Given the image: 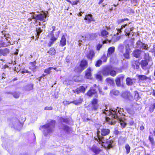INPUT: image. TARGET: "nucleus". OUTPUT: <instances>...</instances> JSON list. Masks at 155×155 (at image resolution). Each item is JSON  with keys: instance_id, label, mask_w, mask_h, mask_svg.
I'll return each mask as SVG.
<instances>
[{"instance_id": "1", "label": "nucleus", "mask_w": 155, "mask_h": 155, "mask_svg": "<svg viewBox=\"0 0 155 155\" xmlns=\"http://www.w3.org/2000/svg\"><path fill=\"white\" fill-rule=\"evenodd\" d=\"M110 133V130L109 129L103 128L101 129L100 131L97 133V136L94 137V140H96L99 144L103 143L102 140L104 137L108 135Z\"/></svg>"}, {"instance_id": "2", "label": "nucleus", "mask_w": 155, "mask_h": 155, "mask_svg": "<svg viewBox=\"0 0 155 155\" xmlns=\"http://www.w3.org/2000/svg\"><path fill=\"white\" fill-rule=\"evenodd\" d=\"M101 72L104 76L110 75L112 77H115L117 74L116 71L113 70V67L110 65L106 66L103 68Z\"/></svg>"}, {"instance_id": "3", "label": "nucleus", "mask_w": 155, "mask_h": 155, "mask_svg": "<svg viewBox=\"0 0 155 155\" xmlns=\"http://www.w3.org/2000/svg\"><path fill=\"white\" fill-rule=\"evenodd\" d=\"M126 27H127L124 30V32L125 35L129 38L130 35V32L134 29V27L131 23L129 22L128 24L127 23L122 25L120 28H119L117 29L118 32L120 33L121 32V30L123 29L124 28H125Z\"/></svg>"}, {"instance_id": "4", "label": "nucleus", "mask_w": 155, "mask_h": 155, "mask_svg": "<svg viewBox=\"0 0 155 155\" xmlns=\"http://www.w3.org/2000/svg\"><path fill=\"white\" fill-rule=\"evenodd\" d=\"M88 65L87 61L85 59H82L80 61L79 66L75 67L74 71L76 73L80 74L87 67Z\"/></svg>"}, {"instance_id": "5", "label": "nucleus", "mask_w": 155, "mask_h": 155, "mask_svg": "<svg viewBox=\"0 0 155 155\" xmlns=\"http://www.w3.org/2000/svg\"><path fill=\"white\" fill-rule=\"evenodd\" d=\"M30 14L31 15V17L28 19V21L29 22L31 21L33 19L35 20V22L38 20L43 21L45 19L47 16L45 14H40L37 15L35 14V13H30Z\"/></svg>"}, {"instance_id": "6", "label": "nucleus", "mask_w": 155, "mask_h": 155, "mask_svg": "<svg viewBox=\"0 0 155 155\" xmlns=\"http://www.w3.org/2000/svg\"><path fill=\"white\" fill-rule=\"evenodd\" d=\"M97 87L96 84H93V86L90 87L89 89L86 93L87 96L90 97H91L94 95L95 98H98V95L96 89Z\"/></svg>"}, {"instance_id": "7", "label": "nucleus", "mask_w": 155, "mask_h": 155, "mask_svg": "<svg viewBox=\"0 0 155 155\" xmlns=\"http://www.w3.org/2000/svg\"><path fill=\"white\" fill-rule=\"evenodd\" d=\"M150 58L151 57L149 56L148 53H144V59L142 60L140 63L141 66L143 69L145 70L146 69L147 66L148 65Z\"/></svg>"}, {"instance_id": "8", "label": "nucleus", "mask_w": 155, "mask_h": 155, "mask_svg": "<svg viewBox=\"0 0 155 155\" xmlns=\"http://www.w3.org/2000/svg\"><path fill=\"white\" fill-rule=\"evenodd\" d=\"M52 28L53 29V31H51L50 34L49 35L51 37L50 39V41H49V43L48 44V45L49 46H51V45L53 44L54 41H55L59 36V34L60 33L59 31H57L56 33V37H55L54 35V33L53 31H55V27L52 26Z\"/></svg>"}, {"instance_id": "9", "label": "nucleus", "mask_w": 155, "mask_h": 155, "mask_svg": "<svg viewBox=\"0 0 155 155\" xmlns=\"http://www.w3.org/2000/svg\"><path fill=\"white\" fill-rule=\"evenodd\" d=\"M98 98H94L91 101V110L92 111H97L98 109L99 105Z\"/></svg>"}, {"instance_id": "10", "label": "nucleus", "mask_w": 155, "mask_h": 155, "mask_svg": "<svg viewBox=\"0 0 155 155\" xmlns=\"http://www.w3.org/2000/svg\"><path fill=\"white\" fill-rule=\"evenodd\" d=\"M118 111H117V110H111L108 111V110H106L105 109L104 110V111L103 110V113L104 114L106 115H108L111 116L112 119H117L118 117L117 116V113Z\"/></svg>"}, {"instance_id": "11", "label": "nucleus", "mask_w": 155, "mask_h": 155, "mask_svg": "<svg viewBox=\"0 0 155 155\" xmlns=\"http://www.w3.org/2000/svg\"><path fill=\"white\" fill-rule=\"evenodd\" d=\"M114 142V140H110L107 139L105 142L101 143V145L105 149H110L113 147V144Z\"/></svg>"}, {"instance_id": "12", "label": "nucleus", "mask_w": 155, "mask_h": 155, "mask_svg": "<svg viewBox=\"0 0 155 155\" xmlns=\"http://www.w3.org/2000/svg\"><path fill=\"white\" fill-rule=\"evenodd\" d=\"M87 87V86H81L75 90H73V91L74 93H75L78 94L80 93L83 94L85 92Z\"/></svg>"}, {"instance_id": "13", "label": "nucleus", "mask_w": 155, "mask_h": 155, "mask_svg": "<svg viewBox=\"0 0 155 155\" xmlns=\"http://www.w3.org/2000/svg\"><path fill=\"white\" fill-rule=\"evenodd\" d=\"M132 43L131 41H126L124 42L123 44H120L119 47L120 48H132Z\"/></svg>"}, {"instance_id": "14", "label": "nucleus", "mask_w": 155, "mask_h": 155, "mask_svg": "<svg viewBox=\"0 0 155 155\" xmlns=\"http://www.w3.org/2000/svg\"><path fill=\"white\" fill-rule=\"evenodd\" d=\"M121 96L124 98L128 100H133V96L130 91H125L123 93Z\"/></svg>"}, {"instance_id": "15", "label": "nucleus", "mask_w": 155, "mask_h": 155, "mask_svg": "<svg viewBox=\"0 0 155 155\" xmlns=\"http://www.w3.org/2000/svg\"><path fill=\"white\" fill-rule=\"evenodd\" d=\"M92 70L90 67L88 68L85 71L84 78H85L92 80V75L91 72Z\"/></svg>"}, {"instance_id": "16", "label": "nucleus", "mask_w": 155, "mask_h": 155, "mask_svg": "<svg viewBox=\"0 0 155 155\" xmlns=\"http://www.w3.org/2000/svg\"><path fill=\"white\" fill-rule=\"evenodd\" d=\"M124 78V75L123 74H120L118 75L116 78L115 81L116 84L117 86H121V81H122Z\"/></svg>"}, {"instance_id": "17", "label": "nucleus", "mask_w": 155, "mask_h": 155, "mask_svg": "<svg viewBox=\"0 0 155 155\" xmlns=\"http://www.w3.org/2000/svg\"><path fill=\"white\" fill-rule=\"evenodd\" d=\"M90 150L95 155H97L102 151V150L95 145H93L92 147L90 148Z\"/></svg>"}, {"instance_id": "18", "label": "nucleus", "mask_w": 155, "mask_h": 155, "mask_svg": "<svg viewBox=\"0 0 155 155\" xmlns=\"http://www.w3.org/2000/svg\"><path fill=\"white\" fill-rule=\"evenodd\" d=\"M148 46L147 44H145L141 42L140 40L137 41L136 44L135 48H148Z\"/></svg>"}, {"instance_id": "19", "label": "nucleus", "mask_w": 155, "mask_h": 155, "mask_svg": "<svg viewBox=\"0 0 155 155\" xmlns=\"http://www.w3.org/2000/svg\"><path fill=\"white\" fill-rule=\"evenodd\" d=\"M144 52L139 49L134 50L133 52V54L134 57L137 58H139L142 53H144Z\"/></svg>"}, {"instance_id": "20", "label": "nucleus", "mask_w": 155, "mask_h": 155, "mask_svg": "<svg viewBox=\"0 0 155 155\" xmlns=\"http://www.w3.org/2000/svg\"><path fill=\"white\" fill-rule=\"evenodd\" d=\"M36 62L35 61L33 62H30V66L29 67V69L32 71L35 72L37 68V66L36 65Z\"/></svg>"}, {"instance_id": "21", "label": "nucleus", "mask_w": 155, "mask_h": 155, "mask_svg": "<svg viewBox=\"0 0 155 155\" xmlns=\"http://www.w3.org/2000/svg\"><path fill=\"white\" fill-rule=\"evenodd\" d=\"M140 64V62L139 60L133 61L131 62L132 66L134 69H138L139 68Z\"/></svg>"}, {"instance_id": "22", "label": "nucleus", "mask_w": 155, "mask_h": 155, "mask_svg": "<svg viewBox=\"0 0 155 155\" xmlns=\"http://www.w3.org/2000/svg\"><path fill=\"white\" fill-rule=\"evenodd\" d=\"M50 125L49 124H45L44 125L41 126L40 127V129H43L45 130H47V133H49L52 131L51 129L50 128ZM44 131L45 132V130H44Z\"/></svg>"}, {"instance_id": "23", "label": "nucleus", "mask_w": 155, "mask_h": 155, "mask_svg": "<svg viewBox=\"0 0 155 155\" xmlns=\"http://www.w3.org/2000/svg\"><path fill=\"white\" fill-rule=\"evenodd\" d=\"M108 33V32L105 30H103L101 32V34L102 36L105 37L106 38V39L105 40H107V42L108 43H110L111 41V39L110 38H108V35H109Z\"/></svg>"}, {"instance_id": "24", "label": "nucleus", "mask_w": 155, "mask_h": 155, "mask_svg": "<svg viewBox=\"0 0 155 155\" xmlns=\"http://www.w3.org/2000/svg\"><path fill=\"white\" fill-rule=\"evenodd\" d=\"M84 19L87 20L88 23H90L92 21H95V20L93 17L92 15L91 14L86 15Z\"/></svg>"}, {"instance_id": "25", "label": "nucleus", "mask_w": 155, "mask_h": 155, "mask_svg": "<svg viewBox=\"0 0 155 155\" xmlns=\"http://www.w3.org/2000/svg\"><path fill=\"white\" fill-rule=\"evenodd\" d=\"M95 53L92 50H90L87 54L86 57L88 59L92 60L95 55Z\"/></svg>"}, {"instance_id": "26", "label": "nucleus", "mask_w": 155, "mask_h": 155, "mask_svg": "<svg viewBox=\"0 0 155 155\" xmlns=\"http://www.w3.org/2000/svg\"><path fill=\"white\" fill-rule=\"evenodd\" d=\"M137 77L139 81H143L147 79L151 80L150 77H147L144 75H138Z\"/></svg>"}, {"instance_id": "27", "label": "nucleus", "mask_w": 155, "mask_h": 155, "mask_svg": "<svg viewBox=\"0 0 155 155\" xmlns=\"http://www.w3.org/2000/svg\"><path fill=\"white\" fill-rule=\"evenodd\" d=\"M148 140L152 146L155 148V140L152 135H150L148 137Z\"/></svg>"}, {"instance_id": "28", "label": "nucleus", "mask_w": 155, "mask_h": 155, "mask_svg": "<svg viewBox=\"0 0 155 155\" xmlns=\"http://www.w3.org/2000/svg\"><path fill=\"white\" fill-rule=\"evenodd\" d=\"M66 39L64 35L62 36L61 40L60 41V45L62 46H65L66 44Z\"/></svg>"}, {"instance_id": "29", "label": "nucleus", "mask_w": 155, "mask_h": 155, "mask_svg": "<svg viewBox=\"0 0 155 155\" xmlns=\"http://www.w3.org/2000/svg\"><path fill=\"white\" fill-rule=\"evenodd\" d=\"M140 98L139 94L137 91H135L134 92V96L133 100H135L136 101H138Z\"/></svg>"}, {"instance_id": "30", "label": "nucleus", "mask_w": 155, "mask_h": 155, "mask_svg": "<svg viewBox=\"0 0 155 155\" xmlns=\"http://www.w3.org/2000/svg\"><path fill=\"white\" fill-rule=\"evenodd\" d=\"M34 84H29L25 86V90L26 91H30L33 89Z\"/></svg>"}, {"instance_id": "31", "label": "nucleus", "mask_w": 155, "mask_h": 155, "mask_svg": "<svg viewBox=\"0 0 155 155\" xmlns=\"http://www.w3.org/2000/svg\"><path fill=\"white\" fill-rule=\"evenodd\" d=\"M9 52L8 49H0V55L1 54L5 56Z\"/></svg>"}, {"instance_id": "32", "label": "nucleus", "mask_w": 155, "mask_h": 155, "mask_svg": "<svg viewBox=\"0 0 155 155\" xmlns=\"http://www.w3.org/2000/svg\"><path fill=\"white\" fill-rule=\"evenodd\" d=\"M63 130L68 134L69 133L70 131H71L72 130L71 128L67 125H64V126Z\"/></svg>"}, {"instance_id": "33", "label": "nucleus", "mask_w": 155, "mask_h": 155, "mask_svg": "<svg viewBox=\"0 0 155 155\" xmlns=\"http://www.w3.org/2000/svg\"><path fill=\"white\" fill-rule=\"evenodd\" d=\"M83 101V99L80 98L73 101V104L77 105L81 104Z\"/></svg>"}, {"instance_id": "34", "label": "nucleus", "mask_w": 155, "mask_h": 155, "mask_svg": "<svg viewBox=\"0 0 155 155\" xmlns=\"http://www.w3.org/2000/svg\"><path fill=\"white\" fill-rule=\"evenodd\" d=\"M127 84L128 86H131L133 84V82L131 78H127L126 80Z\"/></svg>"}, {"instance_id": "35", "label": "nucleus", "mask_w": 155, "mask_h": 155, "mask_svg": "<svg viewBox=\"0 0 155 155\" xmlns=\"http://www.w3.org/2000/svg\"><path fill=\"white\" fill-rule=\"evenodd\" d=\"M95 77L96 79L98 81H102L103 79V77L100 74H96L95 75Z\"/></svg>"}, {"instance_id": "36", "label": "nucleus", "mask_w": 155, "mask_h": 155, "mask_svg": "<svg viewBox=\"0 0 155 155\" xmlns=\"http://www.w3.org/2000/svg\"><path fill=\"white\" fill-rule=\"evenodd\" d=\"M85 38L86 37H84V36H82L81 37V38L80 39V40L78 41V45L79 46H81V43L84 42L85 41Z\"/></svg>"}, {"instance_id": "37", "label": "nucleus", "mask_w": 155, "mask_h": 155, "mask_svg": "<svg viewBox=\"0 0 155 155\" xmlns=\"http://www.w3.org/2000/svg\"><path fill=\"white\" fill-rule=\"evenodd\" d=\"M102 62H106L107 59V57L105 54H104L101 58Z\"/></svg>"}, {"instance_id": "38", "label": "nucleus", "mask_w": 155, "mask_h": 155, "mask_svg": "<svg viewBox=\"0 0 155 155\" xmlns=\"http://www.w3.org/2000/svg\"><path fill=\"white\" fill-rule=\"evenodd\" d=\"M102 63V61L101 59H99L97 60L96 62L95 65L96 67H100Z\"/></svg>"}, {"instance_id": "39", "label": "nucleus", "mask_w": 155, "mask_h": 155, "mask_svg": "<svg viewBox=\"0 0 155 155\" xmlns=\"http://www.w3.org/2000/svg\"><path fill=\"white\" fill-rule=\"evenodd\" d=\"M60 119L61 120V122H64L66 124H68L69 122V120L68 118H63L61 117H60Z\"/></svg>"}, {"instance_id": "40", "label": "nucleus", "mask_w": 155, "mask_h": 155, "mask_svg": "<svg viewBox=\"0 0 155 155\" xmlns=\"http://www.w3.org/2000/svg\"><path fill=\"white\" fill-rule=\"evenodd\" d=\"M125 148L126 150V153L127 154L129 153L130 151V147L128 144H127L125 145Z\"/></svg>"}, {"instance_id": "41", "label": "nucleus", "mask_w": 155, "mask_h": 155, "mask_svg": "<svg viewBox=\"0 0 155 155\" xmlns=\"http://www.w3.org/2000/svg\"><path fill=\"white\" fill-rule=\"evenodd\" d=\"M119 121L120 125L121 127L123 128H125L127 125V123L124 122V121L122 120H120Z\"/></svg>"}, {"instance_id": "42", "label": "nucleus", "mask_w": 155, "mask_h": 155, "mask_svg": "<svg viewBox=\"0 0 155 155\" xmlns=\"http://www.w3.org/2000/svg\"><path fill=\"white\" fill-rule=\"evenodd\" d=\"M11 94L15 98H18L19 97V93L16 92H15L11 93Z\"/></svg>"}, {"instance_id": "43", "label": "nucleus", "mask_w": 155, "mask_h": 155, "mask_svg": "<svg viewBox=\"0 0 155 155\" xmlns=\"http://www.w3.org/2000/svg\"><path fill=\"white\" fill-rule=\"evenodd\" d=\"M53 68V67H49L48 68L45 69L44 72L47 74H49L51 73V70Z\"/></svg>"}, {"instance_id": "44", "label": "nucleus", "mask_w": 155, "mask_h": 155, "mask_svg": "<svg viewBox=\"0 0 155 155\" xmlns=\"http://www.w3.org/2000/svg\"><path fill=\"white\" fill-rule=\"evenodd\" d=\"M119 93V92L118 91L114 89L110 91V93L111 94L115 95H118Z\"/></svg>"}, {"instance_id": "45", "label": "nucleus", "mask_w": 155, "mask_h": 155, "mask_svg": "<svg viewBox=\"0 0 155 155\" xmlns=\"http://www.w3.org/2000/svg\"><path fill=\"white\" fill-rule=\"evenodd\" d=\"M36 31L37 32V37H38L40 33H41V32L42 31L41 30V28H36Z\"/></svg>"}, {"instance_id": "46", "label": "nucleus", "mask_w": 155, "mask_h": 155, "mask_svg": "<svg viewBox=\"0 0 155 155\" xmlns=\"http://www.w3.org/2000/svg\"><path fill=\"white\" fill-rule=\"evenodd\" d=\"M2 34L4 35V37L5 38V39L7 41H9V38L10 35L8 34H6L5 32H4L3 31H2Z\"/></svg>"}, {"instance_id": "47", "label": "nucleus", "mask_w": 155, "mask_h": 155, "mask_svg": "<svg viewBox=\"0 0 155 155\" xmlns=\"http://www.w3.org/2000/svg\"><path fill=\"white\" fill-rule=\"evenodd\" d=\"M108 42H107V40H105V41H103L102 44H99L97 46V48H101L102 47L103 44L107 43Z\"/></svg>"}, {"instance_id": "48", "label": "nucleus", "mask_w": 155, "mask_h": 155, "mask_svg": "<svg viewBox=\"0 0 155 155\" xmlns=\"http://www.w3.org/2000/svg\"><path fill=\"white\" fill-rule=\"evenodd\" d=\"M115 49H108L107 56L111 55L114 51Z\"/></svg>"}, {"instance_id": "49", "label": "nucleus", "mask_w": 155, "mask_h": 155, "mask_svg": "<svg viewBox=\"0 0 155 155\" xmlns=\"http://www.w3.org/2000/svg\"><path fill=\"white\" fill-rule=\"evenodd\" d=\"M48 52L50 55H53L55 53V49H50Z\"/></svg>"}, {"instance_id": "50", "label": "nucleus", "mask_w": 155, "mask_h": 155, "mask_svg": "<svg viewBox=\"0 0 155 155\" xmlns=\"http://www.w3.org/2000/svg\"><path fill=\"white\" fill-rule=\"evenodd\" d=\"M129 20V19L127 18H124V19H119L117 21V22L118 24H120L121 23H122V22H124L125 21H128Z\"/></svg>"}, {"instance_id": "51", "label": "nucleus", "mask_w": 155, "mask_h": 155, "mask_svg": "<svg viewBox=\"0 0 155 155\" xmlns=\"http://www.w3.org/2000/svg\"><path fill=\"white\" fill-rule=\"evenodd\" d=\"M106 81L109 83L111 84L113 82V81L110 78H107L106 79Z\"/></svg>"}, {"instance_id": "52", "label": "nucleus", "mask_w": 155, "mask_h": 155, "mask_svg": "<svg viewBox=\"0 0 155 155\" xmlns=\"http://www.w3.org/2000/svg\"><path fill=\"white\" fill-rule=\"evenodd\" d=\"M98 89L99 91V93L100 94L104 95V93L102 91V88L99 86H97Z\"/></svg>"}, {"instance_id": "53", "label": "nucleus", "mask_w": 155, "mask_h": 155, "mask_svg": "<svg viewBox=\"0 0 155 155\" xmlns=\"http://www.w3.org/2000/svg\"><path fill=\"white\" fill-rule=\"evenodd\" d=\"M90 35V37L89 39V40H92L94 38V37L96 36V34H92L91 35Z\"/></svg>"}, {"instance_id": "54", "label": "nucleus", "mask_w": 155, "mask_h": 155, "mask_svg": "<svg viewBox=\"0 0 155 155\" xmlns=\"http://www.w3.org/2000/svg\"><path fill=\"white\" fill-rule=\"evenodd\" d=\"M44 109L45 110H51L53 109V108L51 106H46L45 107Z\"/></svg>"}, {"instance_id": "55", "label": "nucleus", "mask_w": 155, "mask_h": 155, "mask_svg": "<svg viewBox=\"0 0 155 155\" xmlns=\"http://www.w3.org/2000/svg\"><path fill=\"white\" fill-rule=\"evenodd\" d=\"M116 123V121H109L108 123V124H109V125H114V124H115Z\"/></svg>"}, {"instance_id": "56", "label": "nucleus", "mask_w": 155, "mask_h": 155, "mask_svg": "<svg viewBox=\"0 0 155 155\" xmlns=\"http://www.w3.org/2000/svg\"><path fill=\"white\" fill-rule=\"evenodd\" d=\"M120 132L117 130H115L114 131V134L116 135H118Z\"/></svg>"}, {"instance_id": "57", "label": "nucleus", "mask_w": 155, "mask_h": 155, "mask_svg": "<svg viewBox=\"0 0 155 155\" xmlns=\"http://www.w3.org/2000/svg\"><path fill=\"white\" fill-rule=\"evenodd\" d=\"M79 2V0H77L75 2H74L72 3H71V4L72 5H77L78 3Z\"/></svg>"}, {"instance_id": "58", "label": "nucleus", "mask_w": 155, "mask_h": 155, "mask_svg": "<svg viewBox=\"0 0 155 155\" xmlns=\"http://www.w3.org/2000/svg\"><path fill=\"white\" fill-rule=\"evenodd\" d=\"M134 121H130L129 123V125L130 126H131L133 125L134 124Z\"/></svg>"}, {"instance_id": "59", "label": "nucleus", "mask_w": 155, "mask_h": 155, "mask_svg": "<svg viewBox=\"0 0 155 155\" xmlns=\"http://www.w3.org/2000/svg\"><path fill=\"white\" fill-rule=\"evenodd\" d=\"M145 128L144 126L143 125H141L140 128V130L141 131L143 130Z\"/></svg>"}, {"instance_id": "60", "label": "nucleus", "mask_w": 155, "mask_h": 155, "mask_svg": "<svg viewBox=\"0 0 155 155\" xmlns=\"http://www.w3.org/2000/svg\"><path fill=\"white\" fill-rule=\"evenodd\" d=\"M8 66L7 65L5 64L2 66V69H5L7 68H8Z\"/></svg>"}, {"instance_id": "61", "label": "nucleus", "mask_w": 155, "mask_h": 155, "mask_svg": "<svg viewBox=\"0 0 155 155\" xmlns=\"http://www.w3.org/2000/svg\"><path fill=\"white\" fill-rule=\"evenodd\" d=\"M22 72L25 73H28L29 74H31V72L30 71H28L27 70H25L24 71H22Z\"/></svg>"}, {"instance_id": "62", "label": "nucleus", "mask_w": 155, "mask_h": 155, "mask_svg": "<svg viewBox=\"0 0 155 155\" xmlns=\"http://www.w3.org/2000/svg\"><path fill=\"white\" fill-rule=\"evenodd\" d=\"M64 102H65V103L66 104H69L71 103H73V101L69 102V101H65Z\"/></svg>"}, {"instance_id": "63", "label": "nucleus", "mask_w": 155, "mask_h": 155, "mask_svg": "<svg viewBox=\"0 0 155 155\" xmlns=\"http://www.w3.org/2000/svg\"><path fill=\"white\" fill-rule=\"evenodd\" d=\"M152 95L154 96H155V90H154V89L153 90Z\"/></svg>"}, {"instance_id": "64", "label": "nucleus", "mask_w": 155, "mask_h": 155, "mask_svg": "<svg viewBox=\"0 0 155 155\" xmlns=\"http://www.w3.org/2000/svg\"><path fill=\"white\" fill-rule=\"evenodd\" d=\"M110 120V118L108 117H107L106 118V121L108 123L109 122V120Z\"/></svg>"}]
</instances>
